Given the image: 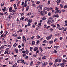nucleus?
<instances>
[{
    "label": "nucleus",
    "mask_w": 67,
    "mask_h": 67,
    "mask_svg": "<svg viewBox=\"0 0 67 67\" xmlns=\"http://www.w3.org/2000/svg\"><path fill=\"white\" fill-rule=\"evenodd\" d=\"M47 12L44 10H43L42 11H41L40 13V14L42 16H44L45 14H47Z\"/></svg>",
    "instance_id": "obj_1"
},
{
    "label": "nucleus",
    "mask_w": 67,
    "mask_h": 67,
    "mask_svg": "<svg viewBox=\"0 0 67 67\" xmlns=\"http://www.w3.org/2000/svg\"><path fill=\"white\" fill-rule=\"evenodd\" d=\"M52 36L53 35H52L51 34L50 35V36L47 37L46 38L47 40H50V39L52 37Z\"/></svg>",
    "instance_id": "obj_2"
},
{
    "label": "nucleus",
    "mask_w": 67,
    "mask_h": 67,
    "mask_svg": "<svg viewBox=\"0 0 67 67\" xmlns=\"http://www.w3.org/2000/svg\"><path fill=\"white\" fill-rule=\"evenodd\" d=\"M23 41L24 42H26V38H25V37L24 36L23 37Z\"/></svg>",
    "instance_id": "obj_3"
},
{
    "label": "nucleus",
    "mask_w": 67,
    "mask_h": 67,
    "mask_svg": "<svg viewBox=\"0 0 67 67\" xmlns=\"http://www.w3.org/2000/svg\"><path fill=\"white\" fill-rule=\"evenodd\" d=\"M55 13H61V11L59 10H58L56 11Z\"/></svg>",
    "instance_id": "obj_4"
},
{
    "label": "nucleus",
    "mask_w": 67,
    "mask_h": 67,
    "mask_svg": "<svg viewBox=\"0 0 67 67\" xmlns=\"http://www.w3.org/2000/svg\"><path fill=\"white\" fill-rule=\"evenodd\" d=\"M8 53H9V51H6L4 53L5 54H7V55L8 54Z\"/></svg>",
    "instance_id": "obj_5"
},
{
    "label": "nucleus",
    "mask_w": 67,
    "mask_h": 67,
    "mask_svg": "<svg viewBox=\"0 0 67 67\" xmlns=\"http://www.w3.org/2000/svg\"><path fill=\"white\" fill-rule=\"evenodd\" d=\"M12 7H10L9 8V12H12V11L11 10H12Z\"/></svg>",
    "instance_id": "obj_6"
},
{
    "label": "nucleus",
    "mask_w": 67,
    "mask_h": 67,
    "mask_svg": "<svg viewBox=\"0 0 67 67\" xmlns=\"http://www.w3.org/2000/svg\"><path fill=\"white\" fill-rule=\"evenodd\" d=\"M7 36V35L4 34H3L1 36V37H4V36Z\"/></svg>",
    "instance_id": "obj_7"
},
{
    "label": "nucleus",
    "mask_w": 67,
    "mask_h": 67,
    "mask_svg": "<svg viewBox=\"0 0 67 67\" xmlns=\"http://www.w3.org/2000/svg\"><path fill=\"white\" fill-rule=\"evenodd\" d=\"M49 8H48L47 7H46L44 8V10H47V11H49Z\"/></svg>",
    "instance_id": "obj_8"
},
{
    "label": "nucleus",
    "mask_w": 67,
    "mask_h": 67,
    "mask_svg": "<svg viewBox=\"0 0 67 67\" xmlns=\"http://www.w3.org/2000/svg\"><path fill=\"white\" fill-rule=\"evenodd\" d=\"M38 47H36L34 49V51H37V49H38Z\"/></svg>",
    "instance_id": "obj_9"
},
{
    "label": "nucleus",
    "mask_w": 67,
    "mask_h": 67,
    "mask_svg": "<svg viewBox=\"0 0 67 67\" xmlns=\"http://www.w3.org/2000/svg\"><path fill=\"white\" fill-rule=\"evenodd\" d=\"M27 22L28 23H31V22H32V19H29V20H28Z\"/></svg>",
    "instance_id": "obj_10"
},
{
    "label": "nucleus",
    "mask_w": 67,
    "mask_h": 67,
    "mask_svg": "<svg viewBox=\"0 0 67 67\" xmlns=\"http://www.w3.org/2000/svg\"><path fill=\"white\" fill-rule=\"evenodd\" d=\"M47 23L48 24H50L51 23V20H48V22H47Z\"/></svg>",
    "instance_id": "obj_11"
},
{
    "label": "nucleus",
    "mask_w": 67,
    "mask_h": 67,
    "mask_svg": "<svg viewBox=\"0 0 67 67\" xmlns=\"http://www.w3.org/2000/svg\"><path fill=\"white\" fill-rule=\"evenodd\" d=\"M12 36H14V37H16L17 35H16V34H13L12 35Z\"/></svg>",
    "instance_id": "obj_12"
},
{
    "label": "nucleus",
    "mask_w": 67,
    "mask_h": 67,
    "mask_svg": "<svg viewBox=\"0 0 67 67\" xmlns=\"http://www.w3.org/2000/svg\"><path fill=\"white\" fill-rule=\"evenodd\" d=\"M29 6H27V7L26 8V11H28V10H29Z\"/></svg>",
    "instance_id": "obj_13"
},
{
    "label": "nucleus",
    "mask_w": 67,
    "mask_h": 67,
    "mask_svg": "<svg viewBox=\"0 0 67 67\" xmlns=\"http://www.w3.org/2000/svg\"><path fill=\"white\" fill-rule=\"evenodd\" d=\"M58 59H58V58H57L55 60V63H57V62H58Z\"/></svg>",
    "instance_id": "obj_14"
},
{
    "label": "nucleus",
    "mask_w": 67,
    "mask_h": 67,
    "mask_svg": "<svg viewBox=\"0 0 67 67\" xmlns=\"http://www.w3.org/2000/svg\"><path fill=\"white\" fill-rule=\"evenodd\" d=\"M32 45H35V41H33L32 42Z\"/></svg>",
    "instance_id": "obj_15"
},
{
    "label": "nucleus",
    "mask_w": 67,
    "mask_h": 67,
    "mask_svg": "<svg viewBox=\"0 0 67 67\" xmlns=\"http://www.w3.org/2000/svg\"><path fill=\"white\" fill-rule=\"evenodd\" d=\"M53 17L55 18H58L59 17V16H57L56 15H55L53 16Z\"/></svg>",
    "instance_id": "obj_16"
},
{
    "label": "nucleus",
    "mask_w": 67,
    "mask_h": 67,
    "mask_svg": "<svg viewBox=\"0 0 67 67\" xmlns=\"http://www.w3.org/2000/svg\"><path fill=\"white\" fill-rule=\"evenodd\" d=\"M14 52L15 53H18V49H15Z\"/></svg>",
    "instance_id": "obj_17"
},
{
    "label": "nucleus",
    "mask_w": 67,
    "mask_h": 67,
    "mask_svg": "<svg viewBox=\"0 0 67 67\" xmlns=\"http://www.w3.org/2000/svg\"><path fill=\"white\" fill-rule=\"evenodd\" d=\"M54 48H58V47H59V46H54Z\"/></svg>",
    "instance_id": "obj_18"
},
{
    "label": "nucleus",
    "mask_w": 67,
    "mask_h": 67,
    "mask_svg": "<svg viewBox=\"0 0 67 67\" xmlns=\"http://www.w3.org/2000/svg\"><path fill=\"white\" fill-rule=\"evenodd\" d=\"M24 60H21V63L22 64H23V63H24Z\"/></svg>",
    "instance_id": "obj_19"
},
{
    "label": "nucleus",
    "mask_w": 67,
    "mask_h": 67,
    "mask_svg": "<svg viewBox=\"0 0 67 67\" xmlns=\"http://www.w3.org/2000/svg\"><path fill=\"white\" fill-rule=\"evenodd\" d=\"M17 45L18 44H17L16 43H15L14 44L13 46L14 47H16V46H17Z\"/></svg>",
    "instance_id": "obj_20"
},
{
    "label": "nucleus",
    "mask_w": 67,
    "mask_h": 67,
    "mask_svg": "<svg viewBox=\"0 0 67 67\" xmlns=\"http://www.w3.org/2000/svg\"><path fill=\"white\" fill-rule=\"evenodd\" d=\"M24 5V7H26L27 6L26 2H25V3Z\"/></svg>",
    "instance_id": "obj_21"
},
{
    "label": "nucleus",
    "mask_w": 67,
    "mask_h": 67,
    "mask_svg": "<svg viewBox=\"0 0 67 67\" xmlns=\"http://www.w3.org/2000/svg\"><path fill=\"white\" fill-rule=\"evenodd\" d=\"M4 2H3L2 3V4H1V7H3V5H4Z\"/></svg>",
    "instance_id": "obj_22"
},
{
    "label": "nucleus",
    "mask_w": 67,
    "mask_h": 67,
    "mask_svg": "<svg viewBox=\"0 0 67 67\" xmlns=\"http://www.w3.org/2000/svg\"><path fill=\"white\" fill-rule=\"evenodd\" d=\"M57 2L58 3H60V0H57Z\"/></svg>",
    "instance_id": "obj_23"
},
{
    "label": "nucleus",
    "mask_w": 67,
    "mask_h": 67,
    "mask_svg": "<svg viewBox=\"0 0 67 67\" xmlns=\"http://www.w3.org/2000/svg\"><path fill=\"white\" fill-rule=\"evenodd\" d=\"M24 19V17H22L20 19V20H23V19Z\"/></svg>",
    "instance_id": "obj_24"
},
{
    "label": "nucleus",
    "mask_w": 67,
    "mask_h": 67,
    "mask_svg": "<svg viewBox=\"0 0 67 67\" xmlns=\"http://www.w3.org/2000/svg\"><path fill=\"white\" fill-rule=\"evenodd\" d=\"M49 30L51 31H54V29H52V28H50Z\"/></svg>",
    "instance_id": "obj_25"
},
{
    "label": "nucleus",
    "mask_w": 67,
    "mask_h": 67,
    "mask_svg": "<svg viewBox=\"0 0 67 67\" xmlns=\"http://www.w3.org/2000/svg\"><path fill=\"white\" fill-rule=\"evenodd\" d=\"M66 62V60H65V59H63V63H65Z\"/></svg>",
    "instance_id": "obj_26"
},
{
    "label": "nucleus",
    "mask_w": 67,
    "mask_h": 67,
    "mask_svg": "<svg viewBox=\"0 0 67 67\" xmlns=\"http://www.w3.org/2000/svg\"><path fill=\"white\" fill-rule=\"evenodd\" d=\"M37 56V54L34 55H33V57H36Z\"/></svg>",
    "instance_id": "obj_27"
},
{
    "label": "nucleus",
    "mask_w": 67,
    "mask_h": 67,
    "mask_svg": "<svg viewBox=\"0 0 67 67\" xmlns=\"http://www.w3.org/2000/svg\"><path fill=\"white\" fill-rule=\"evenodd\" d=\"M48 63L47 62H45L44 63V64L45 65H47Z\"/></svg>",
    "instance_id": "obj_28"
},
{
    "label": "nucleus",
    "mask_w": 67,
    "mask_h": 67,
    "mask_svg": "<svg viewBox=\"0 0 67 67\" xmlns=\"http://www.w3.org/2000/svg\"><path fill=\"white\" fill-rule=\"evenodd\" d=\"M31 15V13H28L27 15L29 16V15Z\"/></svg>",
    "instance_id": "obj_29"
},
{
    "label": "nucleus",
    "mask_w": 67,
    "mask_h": 67,
    "mask_svg": "<svg viewBox=\"0 0 67 67\" xmlns=\"http://www.w3.org/2000/svg\"><path fill=\"white\" fill-rule=\"evenodd\" d=\"M48 14L49 16H51V12H49Z\"/></svg>",
    "instance_id": "obj_30"
},
{
    "label": "nucleus",
    "mask_w": 67,
    "mask_h": 67,
    "mask_svg": "<svg viewBox=\"0 0 67 67\" xmlns=\"http://www.w3.org/2000/svg\"><path fill=\"white\" fill-rule=\"evenodd\" d=\"M39 3H40V1L37 2L36 3V4H38Z\"/></svg>",
    "instance_id": "obj_31"
},
{
    "label": "nucleus",
    "mask_w": 67,
    "mask_h": 67,
    "mask_svg": "<svg viewBox=\"0 0 67 67\" xmlns=\"http://www.w3.org/2000/svg\"><path fill=\"white\" fill-rule=\"evenodd\" d=\"M40 10H41L42 9V5H41L40 6Z\"/></svg>",
    "instance_id": "obj_32"
},
{
    "label": "nucleus",
    "mask_w": 67,
    "mask_h": 67,
    "mask_svg": "<svg viewBox=\"0 0 67 67\" xmlns=\"http://www.w3.org/2000/svg\"><path fill=\"white\" fill-rule=\"evenodd\" d=\"M17 62L18 63H21V60H19L17 61Z\"/></svg>",
    "instance_id": "obj_33"
},
{
    "label": "nucleus",
    "mask_w": 67,
    "mask_h": 67,
    "mask_svg": "<svg viewBox=\"0 0 67 67\" xmlns=\"http://www.w3.org/2000/svg\"><path fill=\"white\" fill-rule=\"evenodd\" d=\"M53 43V41H49V43L50 44H52Z\"/></svg>",
    "instance_id": "obj_34"
},
{
    "label": "nucleus",
    "mask_w": 67,
    "mask_h": 67,
    "mask_svg": "<svg viewBox=\"0 0 67 67\" xmlns=\"http://www.w3.org/2000/svg\"><path fill=\"white\" fill-rule=\"evenodd\" d=\"M1 49H3V48H4V46H1Z\"/></svg>",
    "instance_id": "obj_35"
},
{
    "label": "nucleus",
    "mask_w": 67,
    "mask_h": 67,
    "mask_svg": "<svg viewBox=\"0 0 67 67\" xmlns=\"http://www.w3.org/2000/svg\"><path fill=\"white\" fill-rule=\"evenodd\" d=\"M57 25L58 26L57 27V28H58V27H60V25H59V24H58Z\"/></svg>",
    "instance_id": "obj_36"
},
{
    "label": "nucleus",
    "mask_w": 67,
    "mask_h": 67,
    "mask_svg": "<svg viewBox=\"0 0 67 67\" xmlns=\"http://www.w3.org/2000/svg\"><path fill=\"white\" fill-rule=\"evenodd\" d=\"M50 20V21H51V23H53L54 22V20L52 19H51Z\"/></svg>",
    "instance_id": "obj_37"
},
{
    "label": "nucleus",
    "mask_w": 67,
    "mask_h": 67,
    "mask_svg": "<svg viewBox=\"0 0 67 67\" xmlns=\"http://www.w3.org/2000/svg\"><path fill=\"white\" fill-rule=\"evenodd\" d=\"M22 53H26V51H24L22 52Z\"/></svg>",
    "instance_id": "obj_38"
},
{
    "label": "nucleus",
    "mask_w": 67,
    "mask_h": 67,
    "mask_svg": "<svg viewBox=\"0 0 67 67\" xmlns=\"http://www.w3.org/2000/svg\"><path fill=\"white\" fill-rule=\"evenodd\" d=\"M23 57H25V56L26 55V53H24L23 54Z\"/></svg>",
    "instance_id": "obj_39"
},
{
    "label": "nucleus",
    "mask_w": 67,
    "mask_h": 67,
    "mask_svg": "<svg viewBox=\"0 0 67 67\" xmlns=\"http://www.w3.org/2000/svg\"><path fill=\"white\" fill-rule=\"evenodd\" d=\"M42 19L43 20H46V18L45 17H43Z\"/></svg>",
    "instance_id": "obj_40"
},
{
    "label": "nucleus",
    "mask_w": 67,
    "mask_h": 67,
    "mask_svg": "<svg viewBox=\"0 0 67 67\" xmlns=\"http://www.w3.org/2000/svg\"><path fill=\"white\" fill-rule=\"evenodd\" d=\"M49 65L51 66V65H53V64L52 63H50L49 64Z\"/></svg>",
    "instance_id": "obj_41"
},
{
    "label": "nucleus",
    "mask_w": 67,
    "mask_h": 67,
    "mask_svg": "<svg viewBox=\"0 0 67 67\" xmlns=\"http://www.w3.org/2000/svg\"><path fill=\"white\" fill-rule=\"evenodd\" d=\"M8 18H10V19H11V18H12V16H10V15H9L8 16Z\"/></svg>",
    "instance_id": "obj_42"
},
{
    "label": "nucleus",
    "mask_w": 67,
    "mask_h": 67,
    "mask_svg": "<svg viewBox=\"0 0 67 67\" xmlns=\"http://www.w3.org/2000/svg\"><path fill=\"white\" fill-rule=\"evenodd\" d=\"M26 49V54H28V53H29V51L28 50H27V49Z\"/></svg>",
    "instance_id": "obj_43"
},
{
    "label": "nucleus",
    "mask_w": 67,
    "mask_h": 67,
    "mask_svg": "<svg viewBox=\"0 0 67 67\" xmlns=\"http://www.w3.org/2000/svg\"><path fill=\"white\" fill-rule=\"evenodd\" d=\"M42 59H46V56H44L43 57Z\"/></svg>",
    "instance_id": "obj_44"
},
{
    "label": "nucleus",
    "mask_w": 67,
    "mask_h": 67,
    "mask_svg": "<svg viewBox=\"0 0 67 67\" xmlns=\"http://www.w3.org/2000/svg\"><path fill=\"white\" fill-rule=\"evenodd\" d=\"M33 61H31V63L30 64V65H32V64H33Z\"/></svg>",
    "instance_id": "obj_45"
},
{
    "label": "nucleus",
    "mask_w": 67,
    "mask_h": 67,
    "mask_svg": "<svg viewBox=\"0 0 67 67\" xmlns=\"http://www.w3.org/2000/svg\"><path fill=\"white\" fill-rule=\"evenodd\" d=\"M49 9H50V10H53V8L52 7H50L49 8Z\"/></svg>",
    "instance_id": "obj_46"
},
{
    "label": "nucleus",
    "mask_w": 67,
    "mask_h": 67,
    "mask_svg": "<svg viewBox=\"0 0 67 67\" xmlns=\"http://www.w3.org/2000/svg\"><path fill=\"white\" fill-rule=\"evenodd\" d=\"M54 53H57V51H56V50H54Z\"/></svg>",
    "instance_id": "obj_47"
},
{
    "label": "nucleus",
    "mask_w": 67,
    "mask_h": 67,
    "mask_svg": "<svg viewBox=\"0 0 67 67\" xmlns=\"http://www.w3.org/2000/svg\"><path fill=\"white\" fill-rule=\"evenodd\" d=\"M36 43L37 44H39V43H40V41L39 40L37 41L36 42Z\"/></svg>",
    "instance_id": "obj_48"
},
{
    "label": "nucleus",
    "mask_w": 67,
    "mask_h": 67,
    "mask_svg": "<svg viewBox=\"0 0 67 67\" xmlns=\"http://www.w3.org/2000/svg\"><path fill=\"white\" fill-rule=\"evenodd\" d=\"M2 40L4 43H6V42L5 41V40H4V38H2Z\"/></svg>",
    "instance_id": "obj_49"
},
{
    "label": "nucleus",
    "mask_w": 67,
    "mask_h": 67,
    "mask_svg": "<svg viewBox=\"0 0 67 67\" xmlns=\"http://www.w3.org/2000/svg\"><path fill=\"white\" fill-rule=\"evenodd\" d=\"M35 25H37V22H35Z\"/></svg>",
    "instance_id": "obj_50"
},
{
    "label": "nucleus",
    "mask_w": 67,
    "mask_h": 67,
    "mask_svg": "<svg viewBox=\"0 0 67 67\" xmlns=\"http://www.w3.org/2000/svg\"><path fill=\"white\" fill-rule=\"evenodd\" d=\"M38 63V65H40L41 64V62H38L37 63Z\"/></svg>",
    "instance_id": "obj_51"
},
{
    "label": "nucleus",
    "mask_w": 67,
    "mask_h": 67,
    "mask_svg": "<svg viewBox=\"0 0 67 67\" xmlns=\"http://www.w3.org/2000/svg\"><path fill=\"white\" fill-rule=\"evenodd\" d=\"M34 37H35V36H34L31 37V39H33V38H34Z\"/></svg>",
    "instance_id": "obj_52"
},
{
    "label": "nucleus",
    "mask_w": 67,
    "mask_h": 67,
    "mask_svg": "<svg viewBox=\"0 0 67 67\" xmlns=\"http://www.w3.org/2000/svg\"><path fill=\"white\" fill-rule=\"evenodd\" d=\"M4 51V50L3 49L1 50V52H2V53H3Z\"/></svg>",
    "instance_id": "obj_53"
},
{
    "label": "nucleus",
    "mask_w": 67,
    "mask_h": 67,
    "mask_svg": "<svg viewBox=\"0 0 67 67\" xmlns=\"http://www.w3.org/2000/svg\"><path fill=\"white\" fill-rule=\"evenodd\" d=\"M17 38L18 39H21V37L20 36L18 37Z\"/></svg>",
    "instance_id": "obj_54"
},
{
    "label": "nucleus",
    "mask_w": 67,
    "mask_h": 67,
    "mask_svg": "<svg viewBox=\"0 0 67 67\" xmlns=\"http://www.w3.org/2000/svg\"><path fill=\"white\" fill-rule=\"evenodd\" d=\"M46 40H44L43 41V43H46Z\"/></svg>",
    "instance_id": "obj_55"
},
{
    "label": "nucleus",
    "mask_w": 67,
    "mask_h": 67,
    "mask_svg": "<svg viewBox=\"0 0 67 67\" xmlns=\"http://www.w3.org/2000/svg\"><path fill=\"white\" fill-rule=\"evenodd\" d=\"M64 8L65 9H66L67 8V6L66 5H65L64 7Z\"/></svg>",
    "instance_id": "obj_56"
},
{
    "label": "nucleus",
    "mask_w": 67,
    "mask_h": 67,
    "mask_svg": "<svg viewBox=\"0 0 67 67\" xmlns=\"http://www.w3.org/2000/svg\"><path fill=\"white\" fill-rule=\"evenodd\" d=\"M58 9H59L57 7H56L55 9V10H57H57H58Z\"/></svg>",
    "instance_id": "obj_57"
},
{
    "label": "nucleus",
    "mask_w": 67,
    "mask_h": 67,
    "mask_svg": "<svg viewBox=\"0 0 67 67\" xmlns=\"http://www.w3.org/2000/svg\"><path fill=\"white\" fill-rule=\"evenodd\" d=\"M39 53V51L37 50L36 53V54H37V53Z\"/></svg>",
    "instance_id": "obj_58"
},
{
    "label": "nucleus",
    "mask_w": 67,
    "mask_h": 67,
    "mask_svg": "<svg viewBox=\"0 0 67 67\" xmlns=\"http://www.w3.org/2000/svg\"><path fill=\"white\" fill-rule=\"evenodd\" d=\"M30 25H31V24H30V23H28V25L27 26H30Z\"/></svg>",
    "instance_id": "obj_59"
},
{
    "label": "nucleus",
    "mask_w": 67,
    "mask_h": 67,
    "mask_svg": "<svg viewBox=\"0 0 67 67\" xmlns=\"http://www.w3.org/2000/svg\"><path fill=\"white\" fill-rule=\"evenodd\" d=\"M6 50L8 51H9V48H7L6 49Z\"/></svg>",
    "instance_id": "obj_60"
},
{
    "label": "nucleus",
    "mask_w": 67,
    "mask_h": 67,
    "mask_svg": "<svg viewBox=\"0 0 67 67\" xmlns=\"http://www.w3.org/2000/svg\"><path fill=\"white\" fill-rule=\"evenodd\" d=\"M41 23H39L38 24V25L39 26H41Z\"/></svg>",
    "instance_id": "obj_61"
},
{
    "label": "nucleus",
    "mask_w": 67,
    "mask_h": 67,
    "mask_svg": "<svg viewBox=\"0 0 67 67\" xmlns=\"http://www.w3.org/2000/svg\"><path fill=\"white\" fill-rule=\"evenodd\" d=\"M22 31H23V30L21 29L19 31L20 32H22Z\"/></svg>",
    "instance_id": "obj_62"
},
{
    "label": "nucleus",
    "mask_w": 67,
    "mask_h": 67,
    "mask_svg": "<svg viewBox=\"0 0 67 67\" xmlns=\"http://www.w3.org/2000/svg\"><path fill=\"white\" fill-rule=\"evenodd\" d=\"M59 30H62V28H60V27L58 29Z\"/></svg>",
    "instance_id": "obj_63"
},
{
    "label": "nucleus",
    "mask_w": 67,
    "mask_h": 67,
    "mask_svg": "<svg viewBox=\"0 0 67 67\" xmlns=\"http://www.w3.org/2000/svg\"><path fill=\"white\" fill-rule=\"evenodd\" d=\"M60 6L62 8H63V5L62 4H60Z\"/></svg>",
    "instance_id": "obj_64"
}]
</instances>
